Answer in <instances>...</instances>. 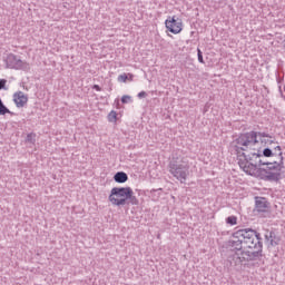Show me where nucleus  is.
<instances>
[{
	"mask_svg": "<svg viewBox=\"0 0 285 285\" xmlns=\"http://www.w3.org/2000/svg\"><path fill=\"white\" fill-rule=\"evenodd\" d=\"M234 153L238 160V166L247 175H255L263 181H279L282 169L284 168V157L281 160L266 163L262 159V147L257 140V132L249 131L240 135L234 141Z\"/></svg>",
	"mask_w": 285,
	"mask_h": 285,
	"instance_id": "f257e3e1",
	"label": "nucleus"
},
{
	"mask_svg": "<svg viewBox=\"0 0 285 285\" xmlns=\"http://www.w3.org/2000/svg\"><path fill=\"white\" fill-rule=\"evenodd\" d=\"M229 246L235 250H242L237 257L240 262H257L263 256L262 235L252 228L234 232Z\"/></svg>",
	"mask_w": 285,
	"mask_h": 285,
	"instance_id": "f03ea898",
	"label": "nucleus"
},
{
	"mask_svg": "<svg viewBox=\"0 0 285 285\" xmlns=\"http://www.w3.org/2000/svg\"><path fill=\"white\" fill-rule=\"evenodd\" d=\"M108 200L112 206H126V204L127 206H139V199L130 187H114Z\"/></svg>",
	"mask_w": 285,
	"mask_h": 285,
	"instance_id": "7ed1b4c3",
	"label": "nucleus"
},
{
	"mask_svg": "<svg viewBox=\"0 0 285 285\" xmlns=\"http://www.w3.org/2000/svg\"><path fill=\"white\" fill-rule=\"evenodd\" d=\"M169 173L175 179L180 181V184H186V179H188V175H190V165L184 160L177 161L173 159L169 163Z\"/></svg>",
	"mask_w": 285,
	"mask_h": 285,
	"instance_id": "20e7f679",
	"label": "nucleus"
},
{
	"mask_svg": "<svg viewBox=\"0 0 285 285\" xmlns=\"http://www.w3.org/2000/svg\"><path fill=\"white\" fill-rule=\"evenodd\" d=\"M6 68H10L13 70H30V65L20 58H18L14 53H9L4 58Z\"/></svg>",
	"mask_w": 285,
	"mask_h": 285,
	"instance_id": "39448f33",
	"label": "nucleus"
},
{
	"mask_svg": "<svg viewBox=\"0 0 285 285\" xmlns=\"http://www.w3.org/2000/svg\"><path fill=\"white\" fill-rule=\"evenodd\" d=\"M165 26L171 35H179L184 28V22L181 19L174 17H168V19L165 21Z\"/></svg>",
	"mask_w": 285,
	"mask_h": 285,
	"instance_id": "423d86ee",
	"label": "nucleus"
},
{
	"mask_svg": "<svg viewBox=\"0 0 285 285\" xmlns=\"http://www.w3.org/2000/svg\"><path fill=\"white\" fill-rule=\"evenodd\" d=\"M269 204L265 197H255V210L256 213H268Z\"/></svg>",
	"mask_w": 285,
	"mask_h": 285,
	"instance_id": "0eeeda50",
	"label": "nucleus"
},
{
	"mask_svg": "<svg viewBox=\"0 0 285 285\" xmlns=\"http://www.w3.org/2000/svg\"><path fill=\"white\" fill-rule=\"evenodd\" d=\"M13 101L17 108H23L28 104V95H24L23 91H17L13 94Z\"/></svg>",
	"mask_w": 285,
	"mask_h": 285,
	"instance_id": "6e6552de",
	"label": "nucleus"
},
{
	"mask_svg": "<svg viewBox=\"0 0 285 285\" xmlns=\"http://www.w3.org/2000/svg\"><path fill=\"white\" fill-rule=\"evenodd\" d=\"M266 242H269V246H279L282 238L275 234V232H267L265 234Z\"/></svg>",
	"mask_w": 285,
	"mask_h": 285,
	"instance_id": "1a4fd4ad",
	"label": "nucleus"
},
{
	"mask_svg": "<svg viewBox=\"0 0 285 285\" xmlns=\"http://www.w3.org/2000/svg\"><path fill=\"white\" fill-rule=\"evenodd\" d=\"M114 180L116 181V184H126V181H128V174L124 171H118L115 174Z\"/></svg>",
	"mask_w": 285,
	"mask_h": 285,
	"instance_id": "9d476101",
	"label": "nucleus"
},
{
	"mask_svg": "<svg viewBox=\"0 0 285 285\" xmlns=\"http://www.w3.org/2000/svg\"><path fill=\"white\" fill-rule=\"evenodd\" d=\"M8 83V80L0 79V90H8V87L6 86ZM0 108H7L6 105H3V101L0 98Z\"/></svg>",
	"mask_w": 285,
	"mask_h": 285,
	"instance_id": "9b49d317",
	"label": "nucleus"
},
{
	"mask_svg": "<svg viewBox=\"0 0 285 285\" xmlns=\"http://www.w3.org/2000/svg\"><path fill=\"white\" fill-rule=\"evenodd\" d=\"M262 159H264V157H275L277 156V153H274L273 149L271 148H265L264 151H262Z\"/></svg>",
	"mask_w": 285,
	"mask_h": 285,
	"instance_id": "f8f14e48",
	"label": "nucleus"
},
{
	"mask_svg": "<svg viewBox=\"0 0 285 285\" xmlns=\"http://www.w3.org/2000/svg\"><path fill=\"white\" fill-rule=\"evenodd\" d=\"M27 144H35L37 141V134L30 132L26 138Z\"/></svg>",
	"mask_w": 285,
	"mask_h": 285,
	"instance_id": "ddd939ff",
	"label": "nucleus"
},
{
	"mask_svg": "<svg viewBox=\"0 0 285 285\" xmlns=\"http://www.w3.org/2000/svg\"><path fill=\"white\" fill-rule=\"evenodd\" d=\"M108 121H110V124H117V111L111 110L108 115Z\"/></svg>",
	"mask_w": 285,
	"mask_h": 285,
	"instance_id": "4468645a",
	"label": "nucleus"
},
{
	"mask_svg": "<svg viewBox=\"0 0 285 285\" xmlns=\"http://www.w3.org/2000/svg\"><path fill=\"white\" fill-rule=\"evenodd\" d=\"M226 224H229V226H236L237 224V217L236 216H229L226 218Z\"/></svg>",
	"mask_w": 285,
	"mask_h": 285,
	"instance_id": "2eb2a0df",
	"label": "nucleus"
},
{
	"mask_svg": "<svg viewBox=\"0 0 285 285\" xmlns=\"http://www.w3.org/2000/svg\"><path fill=\"white\" fill-rule=\"evenodd\" d=\"M120 101H121V104H132V97L125 95L121 97Z\"/></svg>",
	"mask_w": 285,
	"mask_h": 285,
	"instance_id": "dca6fc26",
	"label": "nucleus"
},
{
	"mask_svg": "<svg viewBox=\"0 0 285 285\" xmlns=\"http://www.w3.org/2000/svg\"><path fill=\"white\" fill-rule=\"evenodd\" d=\"M274 153H277L276 156L278 157L279 161H282V157H284V153H282V147L281 146H276L274 148Z\"/></svg>",
	"mask_w": 285,
	"mask_h": 285,
	"instance_id": "f3484780",
	"label": "nucleus"
},
{
	"mask_svg": "<svg viewBox=\"0 0 285 285\" xmlns=\"http://www.w3.org/2000/svg\"><path fill=\"white\" fill-rule=\"evenodd\" d=\"M118 81L120 83H126V81H128V73H121L118 76Z\"/></svg>",
	"mask_w": 285,
	"mask_h": 285,
	"instance_id": "a211bd4d",
	"label": "nucleus"
},
{
	"mask_svg": "<svg viewBox=\"0 0 285 285\" xmlns=\"http://www.w3.org/2000/svg\"><path fill=\"white\" fill-rule=\"evenodd\" d=\"M197 57L199 63H204V53L202 52V49L197 48Z\"/></svg>",
	"mask_w": 285,
	"mask_h": 285,
	"instance_id": "6ab92c4d",
	"label": "nucleus"
},
{
	"mask_svg": "<svg viewBox=\"0 0 285 285\" xmlns=\"http://www.w3.org/2000/svg\"><path fill=\"white\" fill-rule=\"evenodd\" d=\"M146 97H148V94L146 91H140L138 94V99H146Z\"/></svg>",
	"mask_w": 285,
	"mask_h": 285,
	"instance_id": "aec40b11",
	"label": "nucleus"
},
{
	"mask_svg": "<svg viewBox=\"0 0 285 285\" xmlns=\"http://www.w3.org/2000/svg\"><path fill=\"white\" fill-rule=\"evenodd\" d=\"M7 112L9 115H12V112H10V109H8V108H0V115H7Z\"/></svg>",
	"mask_w": 285,
	"mask_h": 285,
	"instance_id": "412c9836",
	"label": "nucleus"
},
{
	"mask_svg": "<svg viewBox=\"0 0 285 285\" xmlns=\"http://www.w3.org/2000/svg\"><path fill=\"white\" fill-rule=\"evenodd\" d=\"M92 90H97V92H101V88L99 85H94Z\"/></svg>",
	"mask_w": 285,
	"mask_h": 285,
	"instance_id": "4be33fe9",
	"label": "nucleus"
},
{
	"mask_svg": "<svg viewBox=\"0 0 285 285\" xmlns=\"http://www.w3.org/2000/svg\"><path fill=\"white\" fill-rule=\"evenodd\" d=\"M128 80L127 81H132L135 79V75L132 73H127Z\"/></svg>",
	"mask_w": 285,
	"mask_h": 285,
	"instance_id": "5701e85b",
	"label": "nucleus"
},
{
	"mask_svg": "<svg viewBox=\"0 0 285 285\" xmlns=\"http://www.w3.org/2000/svg\"><path fill=\"white\" fill-rule=\"evenodd\" d=\"M259 135H261V137H271V136H269L268 134H266V132H263V134L261 132Z\"/></svg>",
	"mask_w": 285,
	"mask_h": 285,
	"instance_id": "b1692460",
	"label": "nucleus"
}]
</instances>
